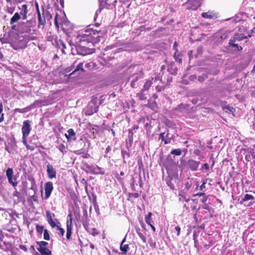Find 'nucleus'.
Here are the masks:
<instances>
[{"mask_svg": "<svg viewBox=\"0 0 255 255\" xmlns=\"http://www.w3.org/2000/svg\"><path fill=\"white\" fill-rule=\"evenodd\" d=\"M175 230L177 231V236H179L180 233V228L179 226H177L175 227Z\"/></svg>", "mask_w": 255, "mask_h": 255, "instance_id": "obj_48", "label": "nucleus"}, {"mask_svg": "<svg viewBox=\"0 0 255 255\" xmlns=\"http://www.w3.org/2000/svg\"><path fill=\"white\" fill-rule=\"evenodd\" d=\"M111 150V147L110 146H108V147L106 148V152L108 153Z\"/></svg>", "mask_w": 255, "mask_h": 255, "instance_id": "obj_62", "label": "nucleus"}, {"mask_svg": "<svg viewBox=\"0 0 255 255\" xmlns=\"http://www.w3.org/2000/svg\"><path fill=\"white\" fill-rule=\"evenodd\" d=\"M22 142H23V144L25 146V147L27 150H29L30 151H33L35 149L34 146L29 145L27 143L26 139H25V140H24V139H22Z\"/></svg>", "mask_w": 255, "mask_h": 255, "instance_id": "obj_26", "label": "nucleus"}, {"mask_svg": "<svg viewBox=\"0 0 255 255\" xmlns=\"http://www.w3.org/2000/svg\"><path fill=\"white\" fill-rule=\"evenodd\" d=\"M167 184L171 188L173 189V186L170 181L167 182Z\"/></svg>", "mask_w": 255, "mask_h": 255, "instance_id": "obj_58", "label": "nucleus"}, {"mask_svg": "<svg viewBox=\"0 0 255 255\" xmlns=\"http://www.w3.org/2000/svg\"><path fill=\"white\" fill-rule=\"evenodd\" d=\"M67 231H66V238L68 240H69L71 238V236L72 235V215L70 213L68 215L67 217Z\"/></svg>", "mask_w": 255, "mask_h": 255, "instance_id": "obj_7", "label": "nucleus"}, {"mask_svg": "<svg viewBox=\"0 0 255 255\" xmlns=\"http://www.w3.org/2000/svg\"><path fill=\"white\" fill-rule=\"evenodd\" d=\"M152 215V214L151 212H149L148 214L145 216V221L149 226H151L152 223H153V221L151 219V216Z\"/></svg>", "mask_w": 255, "mask_h": 255, "instance_id": "obj_24", "label": "nucleus"}, {"mask_svg": "<svg viewBox=\"0 0 255 255\" xmlns=\"http://www.w3.org/2000/svg\"><path fill=\"white\" fill-rule=\"evenodd\" d=\"M37 250L42 255H51V251L46 248H38Z\"/></svg>", "mask_w": 255, "mask_h": 255, "instance_id": "obj_19", "label": "nucleus"}, {"mask_svg": "<svg viewBox=\"0 0 255 255\" xmlns=\"http://www.w3.org/2000/svg\"><path fill=\"white\" fill-rule=\"evenodd\" d=\"M31 39H28L26 36L20 33L16 34L11 42L12 47L15 50L22 49L25 48L27 42Z\"/></svg>", "mask_w": 255, "mask_h": 255, "instance_id": "obj_2", "label": "nucleus"}, {"mask_svg": "<svg viewBox=\"0 0 255 255\" xmlns=\"http://www.w3.org/2000/svg\"><path fill=\"white\" fill-rule=\"evenodd\" d=\"M94 65V63L93 62H89V63H87L85 65V67L88 69H90L91 68H92Z\"/></svg>", "mask_w": 255, "mask_h": 255, "instance_id": "obj_42", "label": "nucleus"}, {"mask_svg": "<svg viewBox=\"0 0 255 255\" xmlns=\"http://www.w3.org/2000/svg\"><path fill=\"white\" fill-rule=\"evenodd\" d=\"M197 102H198V100L196 99V98H194L192 100V103L193 104H197Z\"/></svg>", "mask_w": 255, "mask_h": 255, "instance_id": "obj_59", "label": "nucleus"}, {"mask_svg": "<svg viewBox=\"0 0 255 255\" xmlns=\"http://www.w3.org/2000/svg\"><path fill=\"white\" fill-rule=\"evenodd\" d=\"M200 164V161L190 159L187 163V167L192 171H196Z\"/></svg>", "mask_w": 255, "mask_h": 255, "instance_id": "obj_13", "label": "nucleus"}, {"mask_svg": "<svg viewBox=\"0 0 255 255\" xmlns=\"http://www.w3.org/2000/svg\"><path fill=\"white\" fill-rule=\"evenodd\" d=\"M226 109L228 110L230 112H233L234 110L233 108H230V107H226Z\"/></svg>", "mask_w": 255, "mask_h": 255, "instance_id": "obj_61", "label": "nucleus"}, {"mask_svg": "<svg viewBox=\"0 0 255 255\" xmlns=\"http://www.w3.org/2000/svg\"><path fill=\"white\" fill-rule=\"evenodd\" d=\"M20 18V15L18 12H16L12 16L10 20V24H13L14 23L18 21Z\"/></svg>", "mask_w": 255, "mask_h": 255, "instance_id": "obj_20", "label": "nucleus"}, {"mask_svg": "<svg viewBox=\"0 0 255 255\" xmlns=\"http://www.w3.org/2000/svg\"><path fill=\"white\" fill-rule=\"evenodd\" d=\"M205 184L206 183L204 182L202 184L200 187V189L201 190H203L205 188Z\"/></svg>", "mask_w": 255, "mask_h": 255, "instance_id": "obj_51", "label": "nucleus"}, {"mask_svg": "<svg viewBox=\"0 0 255 255\" xmlns=\"http://www.w3.org/2000/svg\"><path fill=\"white\" fill-rule=\"evenodd\" d=\"M39 245L38 248H45V247L48 245V243L45 241H41L37 243Z\"/></svg>", "mask_w": 255, "mask_h": 255, "instance_id": "obj_37", "label": "nucleus"}, {"mask_svg": "<svg viewBox=\"0 0 255 255\" xmlns=\"http://www.w3.org/2000/svg\"><path fill=\"white\" fill-rule=\"evenodd\" d=\"M204 79H205V78H204V77H203V76H199V77H198V80H199L200 82H203V81H204Z\"/></svg>", "mask_w": 255, "mask_h": 255, "instance_id": "obj_56", "label": "nucleus"}, {"mask_svg": "<svg viewBox=\"0 0 255 255\" xmlns=\"http://www.w3.org/2000/svg\"><path fill=\"white\" fill-rule=\"evenodd\" d=\"M16 145L15 143H8L5 144V149L9 153H14L16 149Z\"/></svg>", "mask_w": 255, "mask_h": 255, "instance_id": "obj_17", "label": "nucleus"}, {"mask_svg": "<svg viewBox=\"0 0 255 255\" xmlns=\"http://www.w3.org/2000/svg\"><path fill=\"white\" fill-rule=\"evenodd\" d=\"M255 198L253 195L247 194L244 196V198L240 201V203L241 204H243L245 201H247L248 200H253Z\"/></svg>", "mask_w": 255, "mask_h": 255, "instance_id": "obj_23", "label": "nucleus"}, {"mask_svg": "<svg viewBox=\"0 0 255 255\" xmlns=\"http://www.w3.org/2000/svg\"><path fill=\"white\" fill-rule=\"evenodd\" d=\"M7 179H8V182L10 184H11L13 187H15L17 186V182H15V181H13L12 176L10 177H8Z\"/></svg>", "mask_w": 255, "mask_h": 255, "instance_id": "obj_35", "label": "nucleus"}, {"mask_svg": "<svg viewBox=\"0 0 255 255\" xmlns=\"http://www.w3.org/2000/svg\"><path fill=\"white\" fill-rule=\"evenodd\" d=\"M179 195L180 196H181V197H183V198H184V200H185L186 202H188V201H189V200H190V198H189V197H185V196H183L182 195V194H181V193H179Z\"/></svg>", "mask_w": 255, "mask_h": 255, "instance_id": "obj_50", "label": "nucleus"}, {"mask_svg": "<svg viewBox=\"0 0 255 255\" xmlns=\"http://www.w3.org/2000/svg\"><path fill=\"white\" fill-rule=\"evenodd\" d=\"M3 236L2 234V233L1 231H0V248L2 247V243L3 241Z\"/></svg>", "mask_w": 255, "mask_h": 255, "instance_id": "obj_46", "label": "nucleus"}, {"mask_svg": "<svg viewBox=\"0 0 255 255\" xmlns=\"http://www.w3.org/2000/svg\"><path fill=\"white\" fill-rule=\"evenodd\" d=\"M177 45H178V43L176 41H175L173 44V48L175 50L176 52H177V49L176 48Z\"/></svg>", "mask_w": 255, "mask_h": 255, "instance_id": "obj_54", "label": "nucleus"}, {"mask_svg": "<svg viewBox=\"0 0 255 255\" xmlns=\"http://www.w3.org/2000/svg\"><path fill=\"white\" fill-rule=\"evenodd\" d=\"M159 139L162 141L165 140V132H162L159 134Z\"/></svg>", "mask_w": 255, "mask_h": 255, "instance_id": "obj_47", "label": "nucleus"}, {"mask_svg": "<svg viewBox=\"0 0 255 255\" xmlns=\"http://www.w3.org/2000/svg\"><path fill=\"white\" fill-rule=\"evenodd\" d=\"M19 248L23 250V251L24 252H26L27 251V248L25 247V246L24 245H20L19 246Z\"/></svg>", "mask_w": 255, "mask_h": 255, "instance_id": "obj_49", "label": "nucleus"}, {"mask_svg": "<svg viewBox=\"0 0 255 255\" xmlns=\"http://www.w3.org/2000/svg\"><path fill=\"white\" fill-rule=\"evenodd\" d=\"M153 79L152 78L151 80H148L146 81L144 83L143 89L142 90H143L144 91L148 90L152 85V81Z\"/></svg>", "mask_w": 255, "mask_h": 255, "instance_id": "obj_25", "label": "nucleus"}, {"mask_svg": "<svg viewBox=\"0 0 255 255\" xmlns=\"http://www.w3.org/2000/svg\"><path fill=\"white\" fill-rule=\"evenodd\" d=\"M207 199H208V197H207V196H205V197L203 198V199H202V200H201V201H202V202H203V203H205V202H206L207 201Z\"/></svg>", "mask_w": 255, "mask_h": 255, "instance_id": "obj_60", "label": "nucleus"}, {"mask_svg": "<svg viewBox=\"0 0 255 255\" xmlns=\"http://www.w3.org/2000/svg\"><path fill=\"white\" fill-rule=\"evenodd\" d=\"M181 153H182L181 150L179 148L173 149L171 151V154L178 155V156L180 155L181 154Z\"/></svg>", "mask_w": 255, "mask_h": 255, "instance_id": "obj_31", "label": "nucleus"}, {"mask_svg": "<svg viewBox=\"0 0 255 255\" xmlns=\"http://www.w3.org/2000/svg\"><path fill=\"white\" fill-rule=\"evenodd\" d=\"M44 230L43 226L38 225L36 226V231L38 233L41 234Z\"/></svg>", "mask_w": 255, "mask_h": 255, "instance_id": "obj_40", "label": "nucleus"}, {"mask_svg": "<svg viewBox=\"0 0 255 255\" xmlns=\"http://www.w3.org/2000/svg\"><path fill=\"white\" fill-rule=\"evenodd\" d=\"M179 56V54H177L176 52L174 53V57L176 61L180 63L182 61L181 59L179 58L178 57Z\"/></svg>", "mask_w": 255, "mask_h": 255, "instance_id": "obj_39", "label": "nucleus"}, {"mask_svg": "<svg viewBox=\"0 0 255 255\" xmlns=\"http://www.w3.org/2000/svg\"><path fill=\"white\" fill-rule=\"evenodd\" d=\"M53 190V186L52 182L49 181L45 183L44 185L45 196L44 199H47Z\"/></svg>", "mask_w": 255, "mask_h": 255, "instance_id": "obj_10", "label": "nucleus"}, {"mask_svg": "<svg viewBox=\"0 0 255 255\" xmlns=\"http://www.w3.org/2000/svg\"><path fill=\"white\" fill-rule=\"evenodd\" d=\"M152 97L154 99H156L157 98H158V96L157 94H154L153 95H152Z\"/></svg>", "mask_w": 255, "mask_h": 255, "instance_id": "obj_64", "label": "nucleus"}, {"mask_svg": "<svg viewBox=\"0 0 255 255\" xmlns=\"http://www.w3.org/2000/svg\"><path fill=\"white\" fill-rule=\"evenodd\" d=\"M20 10V15L22 16V19L25 20L27 18V14L28 13L27 5L26 4H23L21 7L19 8Z\"/></svg>", "mask_w": 255, "mask_h": 255, "instance_id": "obj_16", "label": "nucleus"}, {"mask_svg": "<svg viewBox=\"0 0 255 255\" xmlns=\"http://www.w3.org/2000/svg\"><path fill=\"white\" fill-rule=\"evenodd\" d=\"M83 226L87 231H88V230L90 229V228L89 227V224L87 222H85L83 223Z\"/></svg>", "mask_w": 255, "mask_h": 255, "instance_id": "obj_45", "label": "nucleus"}, {"mask_svg": "<svg viewBox=\"0 0 255 255\" xmlns=\"http://www.w3.org/2000/svg\"><path fill=\"white\" fill-rule=\"evenodd\" d=\"M38 26L40 27V26L44 25L45 22V20L44 19H42L41 16L40 12L39 11V10L38 9Z\"/></svg>", "mask_w": 255, "mask_h": 255, "instance_id": "obj_27", "label": "nucleus"}, {"mask_svg": "<svg viewBox=\"0 0 255 255\" xmlns=\"http://www.w3.org/2000/svg\"><path fill=\"white\" fill-rule=\"evenodd\" d=\"M36 20L34 18L19 22L17 26V31L20 34L26 36L28 39L36 40L37 33L35 29Z\"/></svg>", "mask_w": 255, "mask_h": 255, "instance_id": "obj_1", "label": "nucleus"}, {"mask_svg": "<svg viewBox=\"0 0 255 255\" xmlns=\"http://www.w3.org/2000/svg\"><path fill=\"white\" fill-rule=\"evenodd\" d=\"M138 80V77H137V76H135L133 77V79L131 80V86L132 87V88H135V82L137 81Z\"/></svg>", "mask_w": 255, "mask_h": 255, "instance_id": "obj_38", "label": "nucleus"}, {"mask_svg": "<svg viewBox=\"0 0 255 255\" xmlns=\"http://www.w3.org/2000/svg\"><path fill=\"white\" fill-rule=\"evenodd\" d=\"M138 235L139 237V238L141 239V240L142 241V242L143 243H146V238L144 232H142L141 233H138Z\"/></svg>", "mask_w": 255, "mask_h": 255, "instance_id": "obj_33", "label": "nucleus"}, {"mask_svg": "<svg viewBox=\"0 0 255 255\" xmlns=\"http://www.w3.org/2000/svg\"><path fill=\"white\" fill-rule=\"evenodd\" d=\"M57 229L59 230V233L60 234V235L61 236H63L64 234V233H65L64 230L63 228H61L59 226H57Z\"/></svg>", "mask_w": 255, "mask_h": 255, "instance_id": "obj_43", "label": "nucleus"}, {"mask_svg": "<svg viewBox=\"0 0 255 255\" xmlns=\"http://www.w3.org/2000/svg\"><path fill=\"white\" fill-rule=\"evenodd\" d=\"M126 238H125L122 241L121 246H120V249L121 250L124 252V254H126L128 249V245L127 244L123 245L124 243L125 242Z\"/></svg>", "mask_w": 255, "mask_h": 255, "instance_id": "obj_22", "label": "nucleus"}, {"mask_svg": "<svg viewBox=\"0 0 255 255\" xmlns=\"http://www.w3.org/2000/svg\"><path fill=\"white\" fill-rule=\"evenodd\" d=\"M245 38L244 36L240 34L235 35L233 38L231 39L229 41V44L233 47H237L239 51L242 50L241 46L238 45V43H236L237 41H241Z\"/></svg>", "mask_w": 255, "mask_h": 255, "instance_id": "obj_8", "label": "nucleus"}, {"mask_svg": "<svg viewBox=\"0 0 255 255\" xmlns=\"http://www.w3.org/2000/svg\"><path fill=\"white\" fill-rule=\"evenodd\" d=\"M185 106L184 105H183V104H180V105H179L178 106V109L179 110H181L182 108L185 109Z\"/></svg>", "mask_w": 255, "mask_h": 255, "instance_id": "obj_55", "label": "nucleus"}, {"mask_svg": "<svg viewBox=\"0 0 255 255\" xmlns=\"http://www.w3.org/2000/svg\"><path fill=\"white\" fill-rule=\"evenodd\" d=\"M184 5L187 9L196 10L198 7L199 4L196 0H188Z\"/></svg>", "mask_w": 255, "mask_h": 255, "instance_id": "obj_11", "label": "nucleus"}, {"mask_svg": "<svg viewBox=\"0 0 255 255\" xmlns=\"http://www.w3.org/2000/svg\"><path fill=\"white\" fill-rule=\"evenodd\" d=\"M87 30H88L89 34H90L89 39L91 43H96L100 41V36L99 31L92 28H87Z\"/></svg>", "mask_w": 255, "mask_h": 255, "instance_id": "obj_5", "label": "nucleus"}, {"mask_svg": "<svg viewBox=\"0 0 255 255\" xmlns=\"http://www.w3.org/2000/svg\"><path fill=\"white\" fill-rule=\"evenodd\" d=\"M3 110V106L1 103H0V123L3 121V114L2 113Z\"/></svg>", "mask_w": 255, "mask_h": 255, "instance_id": "obj_34", "label": "nucleus"}, {"mask_svg": "<svg viewBox=\"0 0 255 255\" xmlns=\"http://www.w3.org/2000/svg\"><path fill=\"white\" fill-rule=\"evenodd\" d=\"M204 195H205V193L201 192V193H198L195 194L194 196L200 197V196H204Z\"/></svg>", "mask_w": 255, "mask_h": 255, "instance_id": "obj_53", "label": "nucleus"}, {"mask_svg": "<svg viewBox=\"0 0 255 255\" xmlns=\"http://www.w3.org/2000/svg\"><path fill=\"white\" fill-rule=\"evenodd\" d=\"M75 135V133L74 131V130L72 128H70L67 131V133L65 134V136L66 138L69 139L70 138L73 139L74 140L76 139L75 137H72L73 136H74Z\"/></svg>", "mask_w": 255, "mask_h": 255, "instance_id": "obj_21", "label": "nucleus"}, {"mask_svg": "<svg viewBox=\"0 0 255 255\" xmlns=\"http://www.w3.org/2000/svg\"><path fill=\"white\" fill-rule=\"evenodd\" d=\"M202 16L205 18L213 19L217 17V14L212 11H208L206 12H203Z\"/></svg>", "mask_w": 255, "mask_h": 255, "instance_id": "obj_18", "label": "nucleus"}, {"mask_svg": "<svg viewBox=\"0 0 255 255\" xmlns=\"http://www.w3.org/2000/svg\"><path fill=\"white\" fill-rule=\"evenodd\" d=\"M144 91L141 90L139 93L137 94V97L140 100H144L146 99L145 95L143 93Z\"/></svg>", "mask_w": 255, "mask_h": 255, "instance_id": "obj_28", "label": "nucleus"}, {"mask_svg": "<svg viewBox=\"0 0 255 255\" xmlns=\"http://www.w3.org/2000/svg\"><path fill=\"white\" fill-rule=\"evenodd\" d=\"M46 213L48 223L52 228L55 227L56 226V224L54 221L52 219V217H54L55 216L54 214H52L50 211H47Z\"/></svg>", "mask_w": 255, "mask_h": 255, "instance_id": "obj_15", "label": "nucleus"}, {"mask_svg": "<svg viewBox=\"0 0 255 255\" xmlns=\"http://www.w3.org/2000/svg\"><path fill=\"white\" fill-rule=\"evenodd\" d=\"M87 232L94 236H95L99 234V232L96 228H94L92 229L90 228Z\"/></svg>", "mask_w": 255, "mask_h": 255, "instance_id": "obj_29", "label": "nucleus"}, {"mask_svg": "<svg viewBox=\"0 0 255 255\" xmlns=\"http://www.w3.org/2000/svg\"><path fill=\"white\" fill-rule=\"evenodd\" d=\"M196 78V76L195 75H192L190 76V79L191 80H194Z\"/></svg>", "mask_w": 255, "mask_h": 255, "instance_id": "obj_57", "label": "nucleus"}, {"mask_svg": "<svg viewBox=\"0 0 255 255\" xmlns=\"http://www.w3.org/2000/svg\"><path fill=\"white\" fill-rule=\"evenodd\" d=\"M202 169H205L206 170H208L209 169V166L207 163H204L201 168Z\"/></svg>", "mask_w": 255, "mask_h": 255, "instance_id": "obj_44", "label": "nucleus"}, {"mask_svg": "<svg viewBox=\"0 0 255 255\" xmlns=\"http://www.w3.org/2000/svg\"><path fill=\"white\" fill-rule=\"evenodd\" d=\"M57 148L63 153V154L66 152L65 146L63 144H59L57 146Z\"/></svg>", "mask_w": 255, "mask_h": 255, "instance_id": "obj_30", "label": "nucleus"}, {"mask_svg": "<svg viewBox=\"0 0 255 255\" xmlns=\"http://www.w3.org/2000/svg\"><path fill=\"white\" fill-rule=\"evenodd\" d=\"M88 30L85 29L84 31H81L75 37V43L78 45L84 46L86 43L91 42L89 39V33Z\"/></svg>", "mask_w": 255, "mask_h": 255, "instance_id": "obj_3", "label": "nucleus"}, {"mask_svg": "<svg viewBox=\"0 0 255 255\" xmlns=\"http://www.w3.org/2000/svg\"><path fill=\"white\" fill-rule=\"evenodd\" d=\"M77 62L76 61H75L73 64V65L72 66L73 67H75V69L73 70V71L72 72V73H71L70 74V75H73V74H76L77 72H79V71H81V72H84V69L83 68V62H79V63H78L77 64L76 66H75V64H76Z\"/></svg>", "mask_w": 255, "mask_h": 255, "instance_id": "obj_14", "label": "nucleus"}, {"mask_svg": "<svg viewBox=\"0 0 255 255\" xmlns=\"http://www.w3.org/2000/svg\"><path fill=\"white\" fill-rule=\"evenodd\" d=\"M43 236H44V239L45 240L48 241L50 240V236H49V233H48V231H47V230L45 229L44 230Z\"/></svg>", "mask_w": 255, "mask_h": 255, "instance_id": "obj_36", "label": "nucleus"}, {"mask_svg": "<svg viewBox=\"0 0 255 255\" xmlns=\"http://www.w3.org/2000/svg\"><path fill=\"white\" fill-rule=\"evenodd\" d=\"M103 96H101V99L99 101V103L98 105H97V101H98V98L97 97H95L92 98V100L91 101V103L88 105V107H90L91 104H93L94 105V108L93 109H92L91 110V111H90L88 113V115H92L94 113H96V112H97L98 111V109L99 108V106L101 105L103 103V100L104 99H103Z\"/></svg>", "mask_w": 255, "mask_h": 255, "instance_id": "obj_9", "label": "nucleus"}, {"mask_svg": "<svg viewBox=\"0 0 255 255\" xmlns=\"http://www.w3.org/2000/svg\"><path fill=\"white\" fill-rule=\"evenodd\" d=\"M162 87L159 86L156 87V90L157 92H159L162 91Z\"/></svg>", "mask_w": 255, "mask_h": 255, "instance_id": "obj_52", "label": "nucleus"}, {"mask_svg": "<svg viewBox=\"0 0 255 255\" xmlns=\"http://www.w3.org/2000/svg\"><path fill=\"white\" fill-rule=\"evenodd\" d=\"M194 153L197 156H201V158H204L203 156H201V151L198 149H195L194 151Z\"/></svg>", "mask_w": 255, "mask_h": 255, "instance_id": "obj_41", "label": "nucleus"}, {"mask_svg": "<svg viewBox=\"0 0 255 255\" xmlns=\"http://www.w3.org/2000/svg\"><path fill=\"white\" fill-rule=\"evenodd\" d=\"M31 130V122L29 120L24 121L21 128L22 133V139H26Z\"/></svg>", "mask_w": 255, "mask_h": 255, "instance_id": "obj_4", "label": "nucleus"}, {"mask_svg": "<svg viewBox=\"0 0 255 255\" xmlns=\"http://www.w3.org/2000/svg\"><path fill=\"white\" fill-rule=\"evenodd\" d=\"M13 174V169L11 168H8L6 171V175L7 177H12Z\"/></svg>", "mask_w": 255, "mask_h": 255, "instance_id": "obj_32", "label": "nucleus"}, {"mask_svg": "<svg viewBox=\"0 0 255 255\" xmlns=\"http://www.w3.org/2000/svg\"><path fill=\"white\" fill-rule=\"evenodd\" d=\"M85 166L86 168L85 171L87 173L93 174H104V172L102 171V169L97 165H89L86 164Z\"/></svg>", "mask_w": 255, "mask_h": 255, "instance_id": "obj_6", "label": "nucleus"}, {"mask_svg": "<svg viewBox=\"0 0 255 255\" xmlns=\"http://www.w3.org/2000/svg\"><path fill=\"white\" fill-rule=\"evenodd\" d=\"M47 173L49 179L55 178L56 177V171L53 166L48 163L47 165Z\"/></svg>", "mask_w": 255, "mask_h": 255, "instance_id": "obj_12", "label": "nucleus"}, {"mask_svg": "<svg viewBox=\"0 0 255 255\" xmlns=\"http://www.w3.org/2000/svg\"><path fill=\"white\" fill-rule=\"evenodd\" d=\"M150 226L151 227V229H152V231H153L154 232H155V231H156V229H155V227H154L152 224H151V226Z\"/></svg>", "mask_w": 255, "mask_h": 255, "instance_id": "obj_63", "label": "nucleus"}]
</instances>
